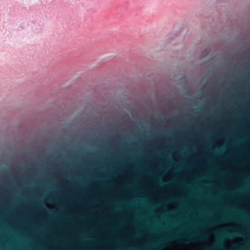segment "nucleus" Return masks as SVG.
<instances>
[{
	"instance_id": "nucleus-1",
	"label": "nucleus",
	"mask_w": 250,
	"mask_h": 250,
	"mask_svg": "<svg viewBox=\"0 0 250 250\" xmlns=\"http://www.w3.org/2000/svg\"><path fill=\"white\" fill-rule=\"evenodd\" d=\"M241 235V233L240 231H235L231 232L226 233L224 234V236L227 238L231 239L233 238L236 236Z\"/></svg>"
},
{
	"instance_id": "nucleus-2",
	"label": "nucleus",
	"mask_w": 250,
	"mask_h": 250,
	"mask_svg": "<svg viewBox=\"0 0 250 250\" xmlns=\"http://www.w3.org/2000/svg\"><path fill=\"white\" fill-rule=\"evenodd\" d=\"M222 244V242L220 241L219 242V246H220V247H221V246Z\"/></svg>"
}]
</instances>
